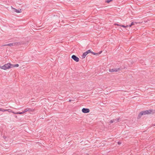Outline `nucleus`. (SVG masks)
Returning a JSON list of instances; mask_svg holds the SVG:
<instances>
[{"label":"nucleus","instance_id":"f257e3e1","mask_svg":"<svg viewBox=\"0 0 155 155\" xmlns=\"http://www.w3.org/2000/svg\"><path fill=\"white\" fill-rule=\"evenodd\" d=\"M154 110H146L140 112L138 116V118H140L143 115H145L147 114H153L154 113Z\"/></svg>","mask_w":155,"mask_h":155},{"label":"nucleus","instance_id":"f03ea898","mask_svg":"<svg viewBox=\"0 0 155 155\" xmlns=\"http://www.w3.org/2000/svg\"><path fill=\"white\" fill-rule=\"evenodd\" d=\"M21 42H15L12 43H10L8 44H5L4 45H3L2 46H9L10 47H12L13 46H18L20 45H21Z\"/></svg>","mask_w":155,"mask_h":155},{"label":"nucleus","instance_id":"7ed1b4c3","mask_svg":"<svg viewBox=\"0 0 155 155\" xmlns=\"http://www.w3.org/2000/svg\"><path fill=\"white\" fill-rule=\"evenodd\" d=\"M10 63H8L7 64H4L3 66H0V68L4 70H6L10 68Z\"/></svg>","mask_w":155,"mask_h":155},{"label":"nucleus","instance_id":"20e7f679","mask_svg":"<svg viewBox=\"0 0 155 155\" xmlns=\"http://www.w3.org/2000/svg\"><path fill=\"white\" fill-rule=\"evenodd\" d=\"M86 52H87V54H88V53H91L92 54H94V55H96V54H100L101 52H102V51H100L99 52V53H94V52L92 51L91 50H87V51H86Z\"/></svg>","mask_w":155,"mask_h":155},{"label":"nucleus","instance_id":"39448f33","mask_svg":"<svg viewBox=\"0 0 155 155\" xmlns=\"http://www.w3.org/2000/svg\"><path fill=\"white\" fill-rule=\"evenodd\" d=\"M71 58L76 62H78L79 61V58L76 57L75 55H73L71 57Z\"/></svg>","mask_w":155,"mask_h":155},{"label":"nucleus","instance_id":"423d86ee","mask_svg":"<svg viewBox=\"0 0 155 155\" xmlns=\"http://www.w3.org/2000/svg\"><path fill=\"white\" fill-rule=\"evenodd\" d=\"M120 69L119 68L110 69L109 70V71L110 72H117Z\"/></svg>","mask_w":155,"mask_h":155},{"label":"nucleus","instance_id":"0eeeda50","mask_svg":"<svg viewBox=\"0 0 155 155\" xmlns=\"http://www.w3.org/2000/svg\"><path fill=\"white\" fill-rule=\"evenodd\" d=\"M82 112L84 113H88L90 112V110L88 108H83L82 110Z\"/></svg>","mask_w":155,"mask_h":155},{"label":"nucleus","instance_id":"6e6552de","mask_svg":"<svg viewBox=\"0 0 155 155\" xmlns=\"http://www.w3.org/2000/svg\"><path fill=\"white\" fill-rule=\"evenodd\" d=\"M24 112H26L27 111L32 112L35 110V109L33 108H27L25 109Z\"/></svg>","mask_w":155,"mask_h":155},{"label":"nucleus","instance_id":"1a4fd4ad","mask_svg":"<svg viewBox=\"0 0 155 155\" xmlns=\"http://www.w3.org/2000/svg\"><path fill=\"white\" fill-rule=\"evenodd\" d=\"M87 54V52H86V51L83 53L82 56V58H84Z\"/></svg>","mask_w":155,"mask_h":155},{"label":"nucleus","instance_id":"9d476101","mask_svg":"<svg viewBox=\"0 0 155 155\" xmlns=\"http://www.w3.org/2000/svg\"><path fill=\"white\" fill-rule=\"evenodd\" d=\"M137 24L136 22L133 21L132 22L131 24L129 25L130 27H131L132 25H134L135 24Z\"/></svg>","mask_w":155,"mask_h":155},{"label":"nucleus","instance_id":"9b49d317","mask_svg":"<svg viewBox=\"0 0 155 155\" xmlns=\"http://www.w3.org/2000/svg\"><path fill=\"white\" fill-rule=\"evenodd\" d=\"M14 9L15 10V12H16V13H20L21 12V9H20V10H18L16 9L15 8H14Z\"/></svg>","mask_w":155,"mask_h":155},{"label":"nucleus","instance_id":"f8f14e48","mask_svg":"<svg viewBox=\"0 0 155 155\" xmlns=\"http://www.w3.org/2000/svg\"><path fill=\"white\" fill-rule=\"evenodd\" d=\"M10 68L15 67L14 64H12L10 63Z\"/></svg>","mask_w":155,"mask_h":155},{"label":"nucleus","instance_id":"ddd939ff","mask_svg":"<svg viewBox=\"0 0 155 155\" xmlns=\"http://www.w3.org/2000/svg\"><path fill=\"white\" fill-rule=\"evenodd\" d=\"M119 119V118H117L116 119H114V121H115L114 122H117L118 121Z\"/></svg>","mask_w":155,"mask_h":155},{"label":"nucleus","instance_id":"4468645a","mask_svg":"<svg viewBox=\"0 0 155 155\" xmlns=\"http://www.w3.org/2000/svg\"><path fill=\"white\" fill-rule=\"evenodd\" d=\"M25 113V112H24V110L21 112H18V113L17 114H23L24 113Z\"/></svg>","mask_w":155,"mask_h":155},{"label":"nucleus","instance_id":"2eb2a0df","mask_svg":"<svg viewBox=\"0 0 155 155\" xmlns=\"http://www.w3.org/2000/svg\"><path fill=\"white\" fill-rule=\"evenodd\" d=\"M1 111H2V112L6 111H7V109H4L2 108Z\"/></svg>","mask_w":155,"mask_h":155},{"label":"nucleus","instance_id":"dca6fc26","mask_svg":"<svg viewBox=\"0 0 155 155\" xmlns=\"http://www.w3.org/2000/svg\"><path fill=\"white\" fill-rule=\"evenodd\" d=\"M112 0H106V2H107V3H109Z\"/></svg>","mask_w":155,"mask_h":155},{"label":"nucleus","instance_id":"f3484780","mask_svg":"<svg viewBox=\"0 0 155 155\" xmlns=\"http://www.w3.org/2000/svg\"><path fill=\"white\" fill-rule=\"evenodd\" d=\"M115 122V121H114V119L113 120H110V123H113V122Z\"/></svg>","mask_w":155,"mask_h":155},{"label":"nucleus","instance_id":"a211bd4d","mask_svg":"<svg viewBox=\"0 0 155 155\" xmlns=\"http://www.w3.org/2000/svg\"><path fill=\"white\" fill-rule=\"evenodd\" d=\"M121 26L124 28H126L128 27V25H127L126 26H125L124 25H121Z\"/></svg>","mask_w":155,"mask_h":155},{"label":"nucleus","instance_id":"6ab92c4d","mask_svg":"<svg viewBox=\"0 0 155 155\" xmlns=\"http://www.w3.org/2000/svg\"><path fill=\"white\" fill-rule=\"evenodd\" d=\"M15 67H18L19 65L18 64H14Z\"/></svg>","mask_w":155,"mask_h":155},{"label":"nucleus","instance_id":"aec40b11","mask_svg":"<svg viewBox=\"0 0 155 155\" xmlns=\"http://www.w3.org/2000/svg\"><path fill=\"white\" fill-rule=\"evenodd\" d=\"M7 111H8L9 112H11L12 111V110L10 109H8L7 110Z\"/></svg>","mask_w":155,"mask_h":155},{"label":"nucleus","instance_id":"412c9836","mask_svg":"<svg viewBox=\"0 0 155 155\" xmlns=\"http://www.w3.org/2000/svg\"><path fill=\"white\" fill-rule=\"evenodd\" d=\"M12 112L15 114H16V113H18V112H14V111H12Z\"/></svg>","mask_w":155,"mask_h":155},{"label":"nucleus","instance_id":"4be33fe9","mask_svg":"<svg viewBox=\"0 0 155 155\" xmlns=\"http://www.w3.org/2000/svg\"><path fill=\"white\" fill-rule=\"evenodd\" d=\"M117 143L118 144L120 145L121 143L120 141H118L117 142Z\"/></svg>","mask_w":155,"mask_h":155},{"label":"nucleus","instance_id":"5701e85b","mask_svg":"<svg viewBox=\"0 0 155 155\" xmlns=\"http://www.w3.org/2000/svg\"><path fill=\"white\" fill-rule=\"evenodd\" d=\"M115 25H117L119 26H121V25H119V24H115Z\"/></svg>","mask_w":155,"mask_h":155},{"label":"nucleus","instance_id":"b1692460","mask_svg":"<svg viewBox=\"0 0 155 155\" xmlns=\"http://www.w3.org/2000/svg\"><path fill=\"white\" fill-rule=\"evenodd\" d=\"M72 101H74V100H71V99H70L69 100V102H71Z\"/></svg>","mask_w":155,"mask_h":155},{"label":"nucleus","instance_id":"393cba45","mask_svg":"<svg viewBox=\"0 0 155 155\" xmlns=\"http://www.w3.org/2000/svg\"><path fill=\"white\" fill-rule=\"evenodd\" d=\"M3 137L5 139L6 138V137L5 136H4Z\"/></svg>","mask_w":155,"mask_h":155},{"label":"nucleus","instance_id":"a878e982","mask_svg":"<svg viewBox=\"0 0 155 155\" xmlns=\"http://www.w3.org/2000/svg\"><path fill=\"white\" fill-rule=\"evenodd\" d=\"M2 108H0V111H1Z\"/></svg>","mask_w":155,"mask_h":155}]
</instances>
